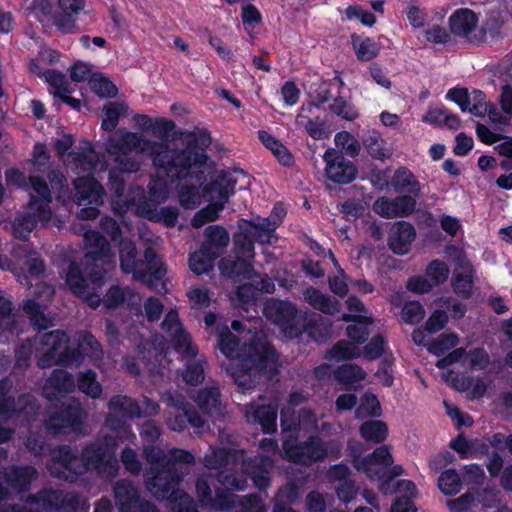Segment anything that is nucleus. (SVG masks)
<instances>
[{"mask_svg":"<svg viewBox=\"0 0 512 512\" xmlns=\"http://www.w3.org/2000/svg\"><path fill=\"white\" fill-rule=\"evenodd\" d=\"M130 151L134 150L151 159L156 177L150 185V193L157 201L168 196V184L185 178L192 167H200L206 155L194 146L178 147L168 141H151L143 135L130 133Z\"/></svg>","mask_w":512,"mask_h":512,"instance_id":"nucleus-1","label":"nucleus"},{"mask_svg":"<svg viewBox=\"0 0 512 512\" xmlns=\"http://www.w3.org/2000/svg\"><path fill=\"white\" fill-rule=\"evenodd\" d=\"M151 468L145 483L151 494L159 500H168L173 512H198L193 499L178 489L180 482L189 473L193 455L182 449H170L167 453L155 446L144 449Z\"/></svg>","mask_w":512,"mask_h":512,"instance_id":"nucleus-2","label":"nucleus"},{"mask_svg":"<svg viewBox=\"0 0 512 512\" xmlns=\"http://www.w3.org/2000/svg\"><path fill=\"white\" fill-rule=\"evenodd\" d=\"M32 174L29 173L27 180L25 173L16 168H11L6 172L8 186L22 189L31 188L33 191L25 214L16 218L12 226L14 236L20 240L25 239L39 223L46 225L53 221L55 226H60L57 219H52L49 208L51 195L47 184Z\"/></svg>","mask_w":512,"mask_h":512,"instance_id":"nucleus-3","label":"nucleus"},{"mask_svg":"<svg viewBox=\"0 0 512 512\" xmlns=\"http://www.w3.org/2000/svg\"><path fill=\"white\" fill-rule=\"evenodd\" d=\"M39 366L46 367L52 363L70 364L79 358L98 360L101 348L98 341L90 334L80 335L71 343L64 332L54 331L41 336L35 341Z\"/></svg>","mask_w":512,"mask_h":512,"instance_id":"nucleus-4","label":"nucleus"},{"mask_svg":"<svg viewBox=\"0 0 512 512\" xmlns=\"http://www.w3.org/2000/svg\"><path fill=\"white\" fill-rule=\"evenodd\" d=\"M277 353L268 345L249 346L247 356L233 360L228 372L235 383L244 391L255 387L260 372H276Z\"/></svg>","mask_w":512,"mask_h":512,"instance_id":"nucleus-5","label":"nucleus"},{"mask_svg":"<svg viewBox=\"0 0 512 512\" xmlns=\"http://www.w3.org/2000/svg\"><path fill=\"white\" fill-rule=\"evenodd\" d=\"M216 481L221 483L227 490L243 491L247 486V479L243 476L232 474L228 469H224L216 477L212 474H207L198 478L196 482V493L202 506L221 510L234 507L239 497L218 488L213 490L211 486Z\"/></svg>","mask_w":512,"mask_h":512,"instance_id":"nucleus-6","label":"nucleus"},{"mask_svg":"<svg viewBox=\"0 0 512 512\" xmlns=\"http://www.w3.org/2000/svg\"><path fill=\"white\" fill-rule=\"evenodd\" d=\"M59 453L64 468L75 474H81L85 470L93 468L99 474L111 477L118 469L114 444L106 443L105 447H89L84 450L81 458L74 456L68 447H62Z\"/></svg>","mask_w":512,"mask_h":512,"instance_id":"nucleus-7","label":"nucleus"},{"mask_svg":"<svg viewBox=\"0 0 512 512\" xmlns=\"http://www.w3.org/2000/svg\"><path fill=\"white\" fill-rule=\"evenodd\" d=\"M282 448L283 458L303 466H311L314 463L321 462L329 454L337 457L340 453V446L337 442H324L316 435H311L301 442L284 439Z\"/></svg>","mask_w":512,"mask_h":512,"instance_id":"nucleus-8","label":"nucleus"},{"mask_svg":"<svg viewBox=\"0 0 512 512\" xmlns=\"http://www.w3.org/2000/svg\"><path fill=\"white\" fill-rule=\"evenodd\" d=\"M12 262L0 255V269L11 270L17 280L25 286L38 284L40 275L44 272L43 262L32 254L27 243L15 245L12 250Z\"/></svg>","mask_w":512,"mask_h":512,"instance_id":"nucleus-9","label":"nucleus"},{"mask_svg":"<svg viewBox=\"0 0 512 512\" xmlns=\"http://www.w3.org/2000/svg\"><path fill=\"white\" fill-rule=\"evenodd\" d=\"M161 400L169 408L166 412V424L171 430L181 432L186 428L187 422L198 433L203 430L205 420L185 401L182 394L167 391L163 393Z\"/></svg>","mask_w":512,"mask_h":512,"instance_id":"nucleus-10","label":"nucleus"},{"mask_svg":"<svg viewBox=\"0 0 512 512\" xmlns=\"http://www.w3.org/2000/svg\"><path fill=\"white\" fill-rule=\"evenodd\" d=\"M130 272L134 279L146 285L150 290L159 294L168 291L166 268L152 246L145 248L144 260L135 263Z\"/></svg>","mask_w":512,"mask_h":512,"instance_id":"nucleus-11","label":"nucleus"},{"mask_svg":"<svg viewBox=\"0 0 512 512\" xmlns=\"http://www.w3.org/2000/svg\"><path fill=\"white\" fill-rule=\"evenodd\" d=\"M261 454L253 459H244L241 469L253 480L255 486L265 490L270 484V469L274 466L273 456L281 455L278 444L273 439L265 438L260 442Z\"/></svg>","mask_w":512,"mask_h":512,"instance_id":"nucleus-12","label":"nucleus"},{"mask_svg":"<svg viewBox=\"0 0 512 512\" xmlns=\"http://www.w3.org/2000/svg\"><path fill=\"white\" fill-rule=\"evenodd\" d=\"M477 14L467 8L454 11L448 19L450 32L470 44H479L487 41V25H478Z\"/></svg>","mask_w":512,"mask_h":512,"instance_id":"nucleus-13","label":"nucleus"},{"mask_svg":"<svg viewBox=\"0 0 512 512\" xmlns=\"http://www.w3.org/2000/svg\"><path fill=\"white\" fill-rule=\"evenodd\" d=\"M74 141L71 135L63 134L55 141V149L62 161L75 173H89L95 165L97 155L88 143L79 153L68 152Z\"/></svg>","mask_w":512,"mask_h":512,"instance_id":"nucleus-14","label":"nucleus"},{"mask_svg":"<svg viewBox=\"0 0 512 512\" xmlns=\"http://www.w3.org/2000/svg\"><path fill=\"white\" fill-rule=\"evenodd\" d=\"M75 202L84 206L79 212L82 219H94L98 216V207L103 203V189L94 179L81 176L74 181Z\"/></svg>","mask_w":512,"mask_h":512,"instance_id":"nucleus-15","label":"nucleus"},{"mask_svg":"<svg viewBox=\"0 0 512 512\" xmlns=\"http://www.w3.org/2000/svg\"><path fill=\"white\" fill-rule=\"evenodd\" d=\"M65 279L73 293L82 297L89 306H99L101 298L98 290L102 284V275L99 272H94L89 278H83L78 266L71 264Z\"/></svg>","mask_w":512,"mask_h":512,"instance_id":"nucleus-16","label":"nucleus"},{"mask_svg":"<svg viewBox=\"0 0 512 512\" xmlns=\"http://www.w3.org/2000/svg\"><path fill=\"white\" fill-rule=\"evenodd\" d=\"M263 313L289 338H295L302 333L301 326L296 323V306L291 302L271 299L266 302Z\"/></svg>","mask_w":512,"mask_h":512,"instance_id":"nucleus-17","label":"nucleus"},{"mask_svg":"<svg viewBox=\"0 0 512 512\" xmlns=\"http://www.w3.org/2000/svg\"><path fill=\"white\" fill-rule=\"evenodd\" d=\"M280 419L283 432L292 431L298 427L307 432L325 433L332 427L330 423L318 418L309 409H301L298 415H290L289 408H282Z\"/></svg>","mask_w":512,"mask_h":512,"instance_id":"nucleus-18","label":"nucleus"},{"mask_svg":"<svg viewBox=\"0 0 512 512\" xmlns=\"http://www.w3.org/2000/svg\"><path fill=\"white\" fill-rule=\"evenodd\" d=\"M392 464L393 458L386 445L378 447L367 457L353 459L355 469L363 471L372 480H379L386 476Z\"/></svg>","mask_w":512,"mask_h":512,"instance_id":"nucleus-19","label":"nucleus"},{"mask_svg":"<svg viewBox=\"0 0 512 512\" xmlns=\"http://www.w3.org/2000/svg\"><path fill=\"white\" fill-rule=\"evenodd\" d=\"M161 326L173 341L178 353L184 357H193L197 354L198 350L192 344L190 336L184 331L178 313L175 310H170L166 314Z\"/></svg>","mask_w":512,"mask_h":512,"instance_id":"nucleus-20","label":"nucleus"},{"mask_svg":"<svg viewBox=\"0 0 512 512\" xmlns=\"http://www.w3.org/2000/svg\"><path fill=\"white\" fill-rule=\"evenodd\" d=\"M323 160L326 163L325 174L332 182L347 184L355 179L357 168L341 153L328 149L323 155Z\"/></svg>","mask_w":512,"mask_h":512,"instance_id":"nucleus-21","label":"nucleus"},{"mask_svg":"<svg viewBox=\"0 0 512 512\" xmlns=\"http://www.w3.org/2000/svg\"><path fill=\"white\" fill-rule=\"evenodd\" d=\"M415 208L416 200L414 197L403 195L395 198L380 197L372 206L376 214L386 219L409 216L414 212Z\"/></svg>","mask_w":512,"mask_h":512,"instance_id":"nucleus-22","label":"nucleus"},{"mask_svg":"<svg viewBox=\"0 0 512 512\" xmlns=\"http://www.w3.org/2000/svg\"><path fill=\"white\" fill-rule=\"evenodd\" d=\"M446 97L458 104L462 111H469L474 116L483 117L488 111L486 96L480 90L468 92L466 88H453Z\"/></svg>","mask_w":512,"mask_h":512,"instance_id":"nucleus-23","label":"nucleus"},{"mask_svg":"<svg viewBox=\"0 0 512 512\" xmlns=\"http://www.w3.org/2000/svg\"><path fill=\"white\" fill-rule=\"evenodd\" d=\"M40 291L37 294V300H28L24 304V310L29 315L32 324L38 329H45L51 325V319L45 315L44 303L49 301L54 290L46 284L39 285Z\"/></svg>","mask_w":512,"mask_h":512,"instance_id":"nucleus-24","label":"nucleus"},{"mask_svg":"<svg viewBox=\"0 0 512 512\" xmlns=\"http://www.w3.org/2000/svg\"><path fill=\"white\" fill-rule=\"evenodd\" d=\"M474 278L475 270L471 263L464 257H458L451 279L453 291L463 298H469L473 292Z\"/></svg>","mask_w":512,"mask_h":512,"instance_id":"nucleus-25","label":"nucleus"},{"mask_svg":"<svg viewBox=\"0 0 512 512\" xmlns=\"http://www.w3.org/2000/svg\"><path fill=\"white\" fill-rule=\"evenodd\" d=\"M415 236L416 231L412 224L398 221L391 227L388 245L394 253L404 255L410 251Z\"/></svg>","mask_w":512,"mask_h":512,"instance_id":"nucleus-26","label":"nucleus"},{"mask_svg":"<svg viewBox=\"0 0 512 512\" xmlns=\"http://www.w3.org/2000/svg\"><path fill=\"white\" fill-rule=\"evenodd\" d=\"M238 227L256 242L260 244H272L277 240L276 228L266 218L241 219Z\"/></svg>","mask_w":512,"mask_h":512,"instance_id":"nucleus-27","label":"nucleus"},{"mask_svg":"<svg viewBox=\"0 0 512 512\" xmlns=\"http://www.w3.org/2000/svg\"><path fill=\"white\" fill-rule=\"evenodd\" d=\"M243 412L250 423L260 424L263 432L272 433L276 431V408L271 405L258 406L248 404L243 406Z\"/></svg>","mask_w":512,"mask_h":512,"instance_id":"nucleus-28","label":"nucleus"},{"mask_svg":"<svg viewBox=\"0 0 512 512\" xmlns=\"http://www.w3.org/2000/svg\"><path fill=\"white\" fill-rule=\"evenodd\" d=\"M204 240L201 247L210 255L220 257L230 243L228 231L221 225H210L204 230Z\"/></svg>","mask_w":512,"mask_h":512,"instance_id":"nucleus-29","label":"nucleus"},{"mask_svg":"<svg viewBox=\"0 0 512 512\" xmlns=\"http://www.w3.org/2000/svg\"><path fill=\"white\" fill-rule=\"evenodd\" d=\"M59 15H55V26L65 32H70L75 26L73 16L85 8V0H58Z\"/></svg>","mask_w":512,"mask_h":512,"instance_id":"nucleus-30","label":"nucleus"},{"mask_svg":"<svg viewBox=\"0 0 512 512\" xmlns=\"http://www.w3.org/2000/svg\"><path fill=\"white\" fill-rule=\"evenodd\" d=\"M218 267L221 274L228 278L250 279L254 275L251 261L236 255L222 258Z\"/></svg>","mask_w":512,"mask_h":512,"instance_id":"nucleus-31","label":"nucleus"},{"mask_svg":"<svg viewBox=\"0 0 512 512\" xmlns=\"http://www.w3.org/2000/svg\"><path fill=\"white\" fill-rule=\"evenodd\" d=\"M193 400L206 415L216 418L224 415V407L220 401V392L217 388L200 390L193 396Z\"/></svg>","mask_w":512,"mask_h":512,"instance_id":"nucleus-32","label":"nucleus"},{"mask_svg":"<svg viewBox=\"0 0 512 512\" xmlns=\"http://www.w3.org/2000/svg\"><path fill=\"white\" fill-rule=\"evenodd\" d=\"M74 381L64 370H55L43 387V394L52 400L74 389Z\"/></svg>","mask_w":512,"mask_h":512,"instance_id":"nucleus-33","label":"nucleus"},{"mask_svg":"<svg viewBox=\"0 0 512 512\" xmlns=\"http://www.w3.org/2000/svg\"><path fill=\"white\" fill-rule=\"evenodd\" d=\"M83 419V412L80 407L75 404L69 406L59 416L51 418L47 425L49 428L62 433H67V429L71 428L76 431Z\"/></svg>","mask_w":512,"mask_h":512,"instance_id":"nucleus-34","label":"nucleus"},{"mask_svg":"<svg viewBox=\"0 0 512 512\" xmlns=\"http://www.w3.org/2000/svg\"><path fill=\"white\" fill-rule=\"evenodd\" d=\"M242 461V451L226 449L210 448L204 457V464L208 469H222L230 464L237 465L238 462L242 463Z\"/></svg>","mask_w":512,"mask_h":512,"instance_id":"nucleus-35","label":"nucleus"},{"mask_svg":"<svg viewBox=\"0 0 512 512\" xmlns=\"http://www.w3.org/2000/svg\"><path fill=\"white\" fill-rule=\"evenodd\" d=\"M237 179L231 173H222L210 184L208 191L212 201H217L224 205L235 191Z\"/></svg>","mask_w":512,"mask_h":512,"instance_id":"nucleus-36","label":"nucleus"},{"mask_svg":"<svg viewBox=\"0 0 512 512\" xmlns=\"http://www.w3.org/2000/svg\"><path fill=\"white\" fill-rule=\"evenodd\" d=\"M391 185L397 192H407V196H413L414 199L419 196L421 185L414 174L406 167L398 168L391 179Z\"/></svg>","mask_w":512,"mask_h":512,"instance_id":"nucleus-37","label":"nucleus"},{"mask_svg":"<svg viewBox=\"0 0 512 512\" xmlns=\"http://www.w3.org/2000/svg\"><path fill=\"white\" fill-rule=\"evenodd\" d=\"M127 406L128 400L124 396H116L109 402L108 417L106 420L107 426L114 430L119 431L124 429L127 420Z\"/></svg>","mask_w":512,"mask_h":512,"instance_id":"nucleus-38","label":"nucleus"},{"mask_svg":"<svg viewBox=\"0 0 512 512\" xmlns=\"http://www.w3.org/2000/svg\"><path fill=\"white\" fill-rule=\"evenodd\" d=\"M107 151L115 157V162L120 165V174L126 172V160L128 151V134L123 130L115 132L109 139Z\"/></svg>","mask_w":512,"mask_h":512,"instance_id":"nucleus-39","label":"nucleus"},{"mask_svg":"<svg viewBox=\"0 0 512 512\" xmlns=\"http://www.w3.org/2000/svg\"><path fill=\"white\" fill-rule=\"evenodd\" d=\"M304 299L311 307L325 314H334L339 311L338 301L332 300L314 287H309L304 291Z\"/></svg>","mask_w":512,"mask_h":512,"instance_id":"nucleus-40","label":"nucleus"},{"mask_svg":"<svg viewBox=\"0 0 512 512\" xmlns=\"http://www.w3.org/2000/svg\"><path fill=\"white\" fill-rule=\"evenodd\" d=\"M363 143L368 153L375 159L385 160L393 154L392 146L376 132L367 136Z\"/></svg>","mask_w":512,"mask_h":512,"instance_id":"nucleus-41","label":"nucleus"},{"mask_svg":"<svg viewBox=\"0 0 512 512\" xmlns=\"http://www.w3.org/2000/svg\"><path fill=\"white\" fill-rule=\"evenodd\" d=\"M260 141L274 154L278 161L284 166L293 164L294 158L288 149L275 137L266 131H259Z\"/></svg>","mask_w":512,"mask_h":512,"instance_id":"nucleus-42","label":"nucleus"},{"mask_svg":"<svg viewBox=\"0 0 512 512\" xmlns=\"http://www.w3.org/2000/svg\"><path fill=\"white\" fill-rule=\"evenodd\" d=\"M359 432L367 442L378 444L386 439L388 427L380 420H369L360 426Z\"/></svg>","mask_w":512,"mask_h":512,"instance_id":"nucleus-43","label":"nucleus"},{"mask_svg":"<svg viewBox=\"0 0 512 512\" xmlns=\"http://www.w3.org/2000/svg\"><path fill=\"white\" fill-rule=\"evenodd\" d=\"M58 496L55 492H43L41 493L37 498L33 499L31 502H29L27 505L28 507H25L22 511L20 509H17L15 507L7 508L3 507L2 512H38V511H51L54 508H56V505L54 504V500H57Z\"/></svg>","mask_w":512,"mask_h":512,"instance_id":"nucleus-44","label":"nucleus"},{"mask_svg":"<svg viewBox=\"0 0 512 512\" xmlns=\"http://www.w3.org/2000/svg\"><path fill=\"white\" fill-rule=\"evenodd\" d=\"M111 187L115 192V199L113 200V210L119 215H125L128 211V201L125 195L124 178L113 171L110 173Z\"/></svg>","mask_w":512,"mask_h":512,"instance_id":"nucleus-45","label":"nucleus"},{"mask_svg":"<svg viewBox=\"0 0 512 512\" xmlns=\"http://www.w3.org/2000/svg\"><path fill=\"white\" fill-rule=\"evenodd\" d=\"M218 346L226 357L231 358V362L248 354V351L243 354L238 353L239 340L227 327L219 331Z\"/></svg>","mask_w":512,"mask_h":512,"instance_id":"nucleus-46","label":"nucleus"},{"mask_svg":"<svg viewBox=\"0 0 512 512\" xmlns=\"http://www.w3.org/2000/svg\"><path fill=\"white\" fill-rule=\"evenodd\" d=\"M217 258L210 255L201 246L189 256V267L197 275L209 272L213 268V263Z\"/></svg>","mask_w":512,"mask_h":512,"instance_id":"nucleus-47","label":"nucleus"},{"mask_svg":"<svg viewBox=\"0 0 512 512\" xmlns=\"http://www.w3.org/2000/svg\"><path fill=\"white\" fill-rule=\"evenodd\" d=\"M446 381H451L458 390L470 389V396L473 399L481 398L486 392V384L481 379H467L454 382L456 376L452 371L444 374Z\"/></svg>","mask_w":512,"mask_h":512,"instance_id":"nucleus-48","label":"nucleus"},{"mask_svg":"<svg viewBox=\"0 0 512 512\" xmlns=\"http://www.w3.org/2000/svg\"><path fill=\"white\" fill-rule=\"evenodd\" d=\"M438 487L446 495H456L462 488V480L454 469H447L438 478Z\"/></svg>","mask_w":512,"mask_h":512,"instance_id":"nucleus-49","label":"nucleus"},{"mask_svg":"<svg viewBox=\"0 0 512 512\" xmlns=\"http://www.w3.org/2000/svg\"><path fill=\"white\" fill-rule=\"evenodd\" d=\"M86 245L89 246V258L97 261L106 256L109 252V244L103 236L96 232L85 234Z\"/></svg>","mask_w":512,"mask_h":512,"instance_id":"nucleus-50","label":"nucleus"},{"mask_svg":"<svg viewBox=\"0 0 512 512\" xmlns=\"http://www.w3.org/2000/svg\"><path fill=\"white\" fill-rule=\"evenodd\" d=\"M35 475L36 471L31 467L13 468L6 477V483L21 491L27 487Z\"/></svg>","mask_w":512,"mask_h":512,"instance_id":"nucleus-51","label":"nucleus"},{"mask_svg":"<svg viewBox=\"0 0 512 512\" xmlns=\"http://www.w3.org/2000/svg\"><path fill=\"white\" fill-rule=\"evenodd\" d=\"M78 388L92 398H98L102 394V386L97 381L96 373L92 370H86L79 374Z\"/></svg>","mask_w":512,"mask_h":512,"instance_id":"nucleus-52","label":"nucleus"},{"mask_svg":"<svg viewBox=\"0 0 512 512\" xmlns=\"http://www.w3.org/2000/svg\"><path fill=\"white\" fill-rule=\"evenodd\" d=\"M353 48L360 61H371L380 52L379 45L370 38H353Z\"/></svg>","mask_w":512,"mask_h":512,"instance_id":"nucleus-53","label":"nucleus"},{"mask_svg":"<svg viewBox=\"0 0 512 512\" xmlns=\"http://www.w3.org/2000/svg\"><path fill=\"white\" fill-rule=\"evenodd\" d=\"M332 113L347 121H354L359 117V112L353 103L344 97H336L330 104Z\"/></svg>","mask_w":512,"mask_h":512,"instance_id":"nucleus-54","label":"nucleus"},{"mask_svg":"<svg viewBox=\"0 0 512 512\" xmlns=\"http://www.w3.org/2000/svg\"><path fill=\"white\" fill-rule=\"evenodd\" d=\"M335 377L341 383L354 384L364 380L366 372L360 366L349 363L338 367L335 371Z\"/></svg>","mask_w":512,"mask_h":512,"instance_id":"nucleus-55","label":"nucleus"},{"mask_svg":"<svg viewBox=\"0 0 512 512\" xmlns=\"http://www.w3.org/2000/svg\"><path fill=\"white\" fill-rule=\"evenodd\" d=\"M459 342L457 334L443 333L432 342L428 344V351L436 356L445 354L450 349L454 348Z\"/></svg>","mask_w":512,"mask_h":512,"instance_id":"nucleus-56","label":"nucleus"},{"mask_svg":"<svg viewBox=\"0 0 512 512\" xmlns=\"http://www.w3.org/2000/svg\"><path fill=\"white\" fill-rule=\"evenodd\" d=\"M329 257L332 260L334 266L336 267L338 273L337 275L330 276L328 278L329 288L332 293L340 297H344L348 293V285L346 282L347 275L345 274L344 270L340 267L334 254L331 251L329 252Z\"/></svg>","mask_w":512,"mask_h":512,"instance_id":"nucleus-57","label":"nucleus"},{"mask_svg":"<svg viewBox=\"0 0 512 512\" xmlns=\"http://www.w3.org/2000/svg\"><path fill=\"white\" fill-rule=\"evenodd\" d=\"M90 89L99 97L108 98L116 95V86L103 74H93L89 79Z\"/></svg>","mask_w":512,"mask_h":512,"instance_id":"nucleus-58","label":"nucleus"},{"mask_svg":"<svg viewBox=\"0 0 512 512\" xmlns=\"http://www.w3.org/2000/svg\"><path fill=\"white\" fill-rule=\"evenodd\" d=\"M253 241L246 231L240 230V233L234 237L235 255L250 261L253 260L255 255Z\"/></svg>","mask_w":512,"mask_h":512,"instance_id":"nucleus-59","label":"nucleus"},{"mask_svg":"<svg viewBox=\"0 0 512 512\" xmlns=\"http://www.w3.org/2000/svg\"><path fill=\"white\" fill-rule=\"evenodd\" d=\"M223 208V204L214 201L213 203L201 209L194 215L192 219V226L194 228H200L207 222L216 220L219 217V213L222 211Z\"/></svg>","mask_w":512,"mask_h":512,"instance_id":"nucleus-60","label":"nucleus"},{"mask_svg":"<svg viewBox=\"0 0 512 512\" xmlns=\"http://www.w3.org/2000/svg\"><path fill=\"white\" fill-rule=\"evenodd\" d=\"M329 354L331 359L341 361L357 358L360 356L361 351L356 345L349 341L342 340L333 346Z\"/></svg>","mask_w":512,"mask_h":512,"instance_id":"nucleus-61","label":"nucleus"},{"mask_svg":"<svg viewBox=\"0 0 512 512\" xmlns=\"http://www.w3.org/2000/svg\"><path fill=\"white\" fill-rule=\"evenodd\" d=\"M45 81L54 88L53 94L64 97L71 92L65 76L54 70H47L43 73Z\"/></svg>","mask_w":512,"mask_h":512,"instance_id":"nucleus-62","label":"nucleus"},{"mask_svg":"<svg viewBox=\"0 0 512 512\" xmlns=\"http://www.w3.org/2000/svg\"><path fill=\"white\" fill-rule=\"evenodd\" d=\"M335 145L341 148L347 155L355 157L359 154L361 146L349 132L341 131L335 135Z\"/></svg>","mask_w":512,"mask_h":512,"instance_id":"nucleus-63","label":"nucleus"},{"mask_svg":"<svg viewBox=\"0 0 512 512\" xmlns=\"http://www.w3.org/2000/svg\"><path fill=\"white\" fill-rule=\"evenodd\" d=\"M380 411V403L376 396L371 393H365L360 405L356 409V417L379 416Z\"/></svg>","mask_w":512,"mask_h":512,"instance_id":"nucleus-64","label":"nucleus"}]
</instances>
